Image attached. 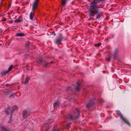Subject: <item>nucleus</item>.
I'll use <instances>...</instances> for the list:
<instances>
[{
    "mask_svg": "<svg viewBox=\"0 0 131 131\" xmlns=\"http://www.w3.org/2000/svg\"><path fill=\"white\" fill-rule=\"evenodd\" d=\"M50 63H52V62H50Z\"/></svg>",
    "mask_w": 131,
    "mask_h": 131,
    "instance_id": "obj_28",
    "label": "nucleus"
},
{
    "mask_svg": "<svg viewBox=\"0 0 131 131\" xmlns=\"http://www.w3.org/2000/svg\"><path fill=\"white\" fill-rule=\"evenodd\" d=\"M16 95V93H14L11 94L9 96L10 98H13Z\"/></svg>",
    "mask_w": 131,
    "mask_h": 131,
    "instance_id": "obj_21",
    "label": "nucleus"
},
{
    "mask_svg": "<svg viewBox=\"0 0 131 131\" xmlns=\"http://www.w3.org/2000/svg\"><path fill=\"white\" fill-rule=\"evenodd\" d=\"M68 1L69 0H62V5L64 6L66 4V2Z\"/></svg>",
    "mask_w": 131,
    "mask_h": 131,
    "instance_id": "obj_13",
    "label": "nucleus"
},
{
    "mask_svg": "<svg viewBox=\"0 0 131 131\" xmlns=\"http://www.w3.org/2000/svg\"><path fill=\"white\" fill-rule=\"evenodd\" d=\"M12 108H13V109L11 111V115H12V112L14 110H17L18 108V107H17V106H14Z\"/></svg>",
    "mask_w": 131,
    "mask_h": 131,
    "instance_id": "obj_9",
    "label": "nucleus"
},
{
    "mask_svg": "<svg viewBox=\"0 0 131 131\" xmlns=\"http://www.w3.org/2000/svg\"><path fill=\"white\" fill-rule=\"evenodd\" d=\"M1 128L2 130L3 131H8V129L5 128L3 126H1Z\"/></svg>",
    "mask_w": 131,
    "mask_h": 131,
    "instance_id": "obj_11",
    "label": "nucleus"
},
{
    "mask_svg": "<svg viewBox=\"0 0 131 131\" xmlns=\"http://www.w3.org/2000/svg\"><path fill=\"white\" fill-rule=\"evenodd\" d=\"M90 0H89V1H90Z\"/></svg>",
    "mask_w": 131,
    "mask_h": 131,
    "instance_id": "obj_29",
    "label": "nucleus"
},
{
    "mask_svg": "<svg viewBox=\"0 0 131 131\" xmlns=\"http://www.w3.org/2000/svg\"><path fill=\"white\" fill-rule=\"evenodd\" d=\"M110 57H109L108 58H106V60L107 61H110Z\"/></svg>",
    "mask_w": 131,
    "mask_h": 131,
    "instance_id": "obj_25",
    "label": "nucleus"
},
{
    "mask_svg": "<svg viewBox=\"0 0 131 131\" xmlns=\"http://www.w3.org/2000/svg\"><path fill=\"white\" fill-rule=\"evenodd\" d=\"M61 38L60 37V38L57 39L55 41L56 44H59L61 43Z\"/></svg>",
    "mask_w": 131,
    "mask_h": 131,
    "instance_id": "obj_8",
    "label": "nucleus"
},
{
    "mask_svg": "<svg viewBox=\"0 0 131 131\" xmlns=\"http://www.w3.org/2000/svg\"><path fill=\"white\" fill-rule=\"evenodd\" d=\"M12 115V116H11L10 117L9 120L8 122V123H11V122H12V115Z\"/></svg>",
    "mask_w": 131,
    "mask_h": 131,
    "instance_id": "obj_24",
    "label": "nucleus"
},
{
    "mask_svg": "<svg viewBox=\"0 0 131 131\" xmlns=\"http://www.w3.org/2000/svg\"><path fill=\"white\" fill-rule=\"evenodd\" d=\"M70 87H68V90H69V89L70 88Z\"/></svg>",
    "mask_w": 131,
    "mask_h": 131,
    "instance_id": "obj_27",
    "label": "nucleus"
},
{
    "mask_svg": "<svg viewBox=\"0 0 131 131\" xmlns=\"http://www.w3.org/2000/svg\"><path fill=\"white\" fill-rule=\"evenodd\" d=\"M59 102H56L54 103L53 106H57L59 105Z\"/></svg>",
    "mask_w": 131,
    "mask_h": 131,
    "instance_id": "obj_14",
    "label": "nucleus"
},
{
    "mask_svg": "<svg viewBox=\"0 0 131 131\" xmlns=\"http://www.w3.org/2000/svg\"><path fill=\"white\" fill-rule=\"evenodd\" d=\"M48 130L46 129V130Z\"/></svg>",
    "mask_w": 131,
    "mask_h": 131,
    "instance_id": "obj_30",
    "label": "nucleus"
},
{
    "mask_svg": "<svg viewBox=\"0 0 131 131\" xmlns=\"http://www.w3.org/2000/svg\"><path fill=\"white\" fill-rule=\"evenodd\" d=\"M29 78L28 77H26L25 82V84H26L28 82L29 80Z\"/></svg>",
    "mask_w": 131,
    "mask_h": 131,
    "instance_id": "obj_16",
    "label": "nucleus"
},
{
    "mask_svg": "<svg viewBox=\"0 0 131 131\" xmlns=\"http://www.w3.org/2000/svg\"><path fill=\"white\" fill-rule=\"evenodd\" d=\"M75 112H76L77 115L76 117H73L71 115H68V118L71 120H74L79 118L80 115V112L77 109H76Z\"/></svg>",
    "mask_w": 131,
    "mask_h": 131,
    "instance_id": "obj_3",
    "label": "nucleus"
},
{
    "mask_svg": "<svg viewBox=\"0 0 131 131\" xmlns=\"http://www.w3.org/2000/svg\"><path fill=\"white\" fill-rule=\"evenodd\" d=\"M37 63L41 64L44 67H47L49 66V63L46 62L44 61V63H42L43 59L41 57L39 60H37Z\"/></svg>",
    "mask_w": 131,
    "mask_h": 131,
    "instance_id": "obj_4",
    "label": "nucleus"
},
{
    "mask_svg": "<svg viewBox=\"0 0 131 131\" xmlns=\"http://www.w3.org/2000/svg\"><path fill=\"white\" fill-rule=\"evenodd\" d=\"M13 67V66L12 65H11L9 67V68L7 70H5L3 71L1 73V74L2 75H4L6 74L10 70H11Z\"/></svg>",
    "mask_w": 131,
    "mask_h": 131,
    "instance_id": "obj_5",
    "label": "nucleus"
},
{
    "mask_svg": "<svg viewBox=\"0 0 131 131\" xmlns=\"http://www.w3.org/2000/svg\"><path fill=\"white\" fill-rule=\"evenodd\" d=\"M29 114V112L28 110H25L23 111V115L24 118H26L27 117Z\"/></svg>",
    "mask_w": 131,
    "mask_h": 131,
    "instance_id": "obj_6",
    "label": "nucleus"
},
{
    "mask_svg": "<svg viewBox=\"0 0 131 131\" xmlns=\"http://www.w3.org/2000/svg\"><path fill=\"white\" fill-rule=\"evenodd\" d=\"M23 21V20L21 19H18L15 20V23L20 22Z\"/></svg>",
    "mask_w": 131,
    "mask_h": 131,
    "instance_id": "obj_15",
    "label": "nucleus"
},
{
    "mask_svg": "<svg viewBox=\"0 0 131 131\" xmlns=\"http://www.w3.org/2000/svg\"><path fill=\"white\" fill-rule=\"evenodd\" d=\"M101 45V43H99L97 44H95L94 46L95 47H99Z\"/></svg>",
    "mask_w": 131,
    "mask_h": 131,
    "instance_id": "obj_22",
    "label": "nucleus"
},
{
    "mask_svg": "<svg viewBox=\"0 0 131 131\" xmlns=\"http://www.w3.org/2000/svg\"><path fill=\"white\" fill-rule=\"evenodd\" d=\"M93 102H91L90 103H88L86 105V107L87 108H89L91 107L92 104H93Z\"/></svg>",
    "mask_w": 131,
    "mask_h": 131,
    "instance_id": "obj_12",
    "label": "nucleus"
},
{
    "mask_svg": "<svg viewBox=\"0 0 131 131\" xmlns=\"http://www.w3.org/2000/svg\"><path fill=\"white\" fill-rule=\"evenodd\" d=\"M99 2V0H94L91 3V6L89 9L90 17L94 16L95 18L97 19H99L102 15V12L98 10L96 5V3Z\"/></svg>",
    "mask_w": 131,
    "mask_h": 131,
    "instance_id": "obj_1",
    "label": "nucleus"
},
{
    "mask_svg": "<svg viewBox=\"0 0 131 131\" xmlns=\"http://www.w3.org/2000/svg\"><path fill=\"white\" fill-rule=\"evenodd\" d=\"M6 19H3L2 20V21L3 22L5 21H6Z\"/></svg>",
    "mask_w": 131,
    "mask_h": 131,
    "instance_id": "obj_26",
    "label": "nucleus"
},
{
    "mask_svg": "<svg viewBox=\"0 0 131 131\" xmlns=\"http://www.w3.org/2000/svg\"><path fill=\"white\" fill-rule=\"evenodd\" d=\"M30 18L31 19H32L33 18V14L32 13H31L30 15Z\"/></svg>",
    "mask_w": 131,
    "mask_h": 131,
    "instance_id": "obj_18",
    "label": "nucleus"
},
{
    "mask_svg": "<svg viewBox=\"0 0 131 131\" xmlns=\"http://www.w3.org/2000/svg\"><path fill=\"white\" fill-rule=\"evenodd\" d=\"M38 0H35L33 3L32 5V10L34 12V11L35 10L38 4Z\"/></svg>",
    "mask_w": 131,
    "mask_h": 131,
    "instance_id": "obj_7",
    "label": "nucleus"
},
{
    "mask_svg": "<svg viewBox=\"0 0 131 131\" xmlns=\"http://www.w3.org/2000/svg\"><path fill=\"white\" fill-rule=\"evenodd\" d=\"M24 35V34L23 33H17L16 34V36H22Z\"/></svg>",
    "mask_w": 131,
    "mask_h": 131,
    "instance_id": "obj_10",
    "label": "nucleus"
},
{
    "mask_svg": "<svg viewBox=\"0 0 131 131\" xmlns=\"http://www.w3.org/2000/svg\"><path fill=\"white\" fill-rule=\"evenodd\" d=\"M10 111V107H8V110H6V112L7 115L9 114V112Z\"/></svg>",
    "mask_w": 131,
    "mask_h": 131,
    "instance_id": "obj_20",
    "label": "nucleus"
},
{
    "mask_svg": "<svg viewBox=\"0 0 131 131\" xmlns=\"http://www.w3.org/2000/svg\"><path fill=\"white\" fill-rule=\"evenodd\" d=\"M53 131H59L58 130L56 129L55 127H53Z\"/></svg>",
    "mask_w": 131,
    "mask_h": 131,
    "instance_id": "obj_23",
    "label": "nucleus"
},
{
    "mask_svg": "<svg viewBox=\"0 0 131 131\" xmlns=\"http://www.w3.org/2000/svg\"><path fill=\"white\" fill-rule=\"evenodd\" d=\"M81 87V85L78 84V86H77L76 88V89L78 91L79 90V89H80V88Z\"/></svg>",
    "mask_w": 131,
    "mask_h": 131,
    "instance_id": "obj_17",
    "label": "nucleus"
},
{
    "mask_svg": "<svg viewBox=\"0 0 131 131\" xmlns=\"http://www.w3.org/2000/svg\"><path fill=\"white\" fill-rule=\"evenodd\" d=\"M119 52V51L118 49H115V52H114V57H115V55H116L117 54V53H118V52Z\"/></svg>",
    "mask_w": 131,
    "mask_h": 131,
    "instance_id": "obj_19",
    "label": "nucleus"
},
{
    "mask_svg": "<svg viewBox=\"0 0 131 131\" xmlns=\"http://www.w3.org/2000/svg\"><path fill=\"white\" fill-rule=\"evenodd\" d=\"M116 112L117 114L119 116L120 118L125 123L128 125L130 126V124L129 123L128 120L125 117L123 116L120 111L117 110Z\"/></svg>",
    "mask_w": 131,
    "mask_h": 131,
    "instance_id": "obj_2",
    "label": "nucleus"
}]
</instances>
